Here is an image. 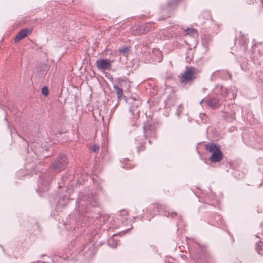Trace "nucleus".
Returning <instances> with one entry per match:
<instances>
[{"label":"nucleus","mask_w":263,"mask_h":263,"mask_svg":"<svg viewBox=\"0 0 263 263\" xmlns=\"http://www.w3.org/2000/svg\"><path fill=\"white\" fill-rule=\"evenodd\" d=\"M32 31V29H29L27 28H25L24 29L21 30L18 34L17 35L16 37L14 39L15 42H17L21 40L27 36L28 34L31 33Z\"/></svg>","instance_id":"6"},{"label":"nucleus","mask_w":263,"mask_h":263,"mask_svg":"<svg viewBox=\"0 0 263 263\" xmlns=\"http://www.w3.org/2000/svg\"><path fill=\"white\" fill-rule=\"evenodd\" d=\"M159 205L158 204H153L150 207H149L147 210L148 212L151 214H153L158 211L159 209Z\"/></svg>","instance_id":"9"},{"label":"nucleus","mask_w":263,"mask_h":263,"mask_svg":"<svg viewBox=\"0 0 263 263\" xmlns=\"http://www.w3.org/2000/svg\"><path fill=\"white\" fill-rule=\"evenodd\" d=\"M118 82H119V86L120 88L123 87V88H126L127 89L128 88V85L127 84V82L126 81L122 79H118Z\"/></svg>","instance_id":"11"},{"label":"nucleus","mask_w":263,"mask_h":263,"mask_svg":"<svg viewBox=\"0 0 263 263\" xmlns=\"http://www.w3.org/2000/svg\"><path fill=\"white\" fill-rule=\"evenodd\" d=\"M118 98H121L123 94V90L118 86H114Z\"/></svg>","instance_id":"12"},{"label":"nucleus","mask_w":263,"mask_h":263,"mask_svg":"<svg viewBox=\"0 0 263 263\" xmlns=\"http://www.w3.org/2000/svg\"><path fill=\"white\" fill-rule=\"evenodd\" d=\"M67 164L66 157L62 155L58 157L53 163V167L54 170L60 172L65 169Z\"/></svg>","instance_id":"4"},{"label":"nucleus","mask_w":263,"mask_h":263,"mask_svg":"<svg viewBox=\"0 0 263 263\" xmlns=\"http://www.w3.org/2000/svg\"><path fill=\"white\" fill-rule=\"evenodd\" d=\"M96 64L98 69L103 71L109 69L111 66L110 60L107 59L99 60Z\"/></svg>","instance_id":"5"},{"label":"nucleus","mask_w":263,"mask_h":263,"mask_svg":"<svg viewBox=\"0 0 263 263\" xmlns=\"http://www.w3.org/2000/svg\"><path fill=\"white\" fill-rule=\"evenodd\" d=\"M206 149L212 154L210 159L212 162H219L222 159V153L219 146L215 144H210L206 146Z\"/></svg>","instance_id":"2"},{"label":"nucleus","mask_w":263,"mask_h":263,"mask_svg":"<svg viewBox=\"0 0 263 263\" xmlns=\"http://www.w3.org/2000/svg\"><path fill=\"white\" fill-rule=\"evenodd\" d=\"M257 250L258 254L261 255L263 254V245L261 244L260 246V248L259 249H257Z\"/></svg>","instance_id":"16"},{"label":"nucleus","mask_w":263,"mask_h":263,"mask_svg":"<svg viewBox=\"0 0 263 263\" xmlns=\"http://www.w3.org/2000/svg\"><path fill=\"white\" fill-rule=\"evenodd\" d=\"M42 92L45 96H47L49 93L48 87H43L42 89Z\"/></svg>","instance_id":"13"},{"label":"nucleus","mask_w":263,"mask_h":263,"mask_svg":"<svg viewBox=\"0 0 263 263\" xmlns=\"http://www.w3.org/2000/svg\"><path fill=\"white\" fill-rule=\"evenodd\" d=\"M208 104L211 107L213 108H217L219 107L220 104L219 100L215 98H212L210 99L208 101Z\"/></svg>","instance_id":"7"},{"label":"nucleus","mask_w":263,"mask_h":263,"mask_svg":"<svg viewBox=\"0 0 263 263\" xmlns=\"http://www.w3.org/2000/svg\"><path fill=\"white\" fill-rule=\"evenodd\" d=\"M198 72V70L195 67H187L180 77V82L181 83H187L194 80Z\"/></svg>","instance_id":"1"},{"label":"nucleus","mask_w":263,"mask_h":263,"mask_svg":"<svg viewBox=\"0 0 263 263\" xmlns=\"http://www.w3.org/2000/svg\"><path fill=\"white\" fill-rule=\"evenodd\" d=\"M120 214L121 216H126L128 215V212L125 210H122L120 212Z\"/></svg>","instance_id":"15"},{"label":"nucleus","mask_w":263,"mask_h":263,"mask_svg":"<svg viewBox=\"0 0 263 263\" xmlns=\"http://www.w3.org/2000/svg\"><path fill=\"white\" fill-rule=\"evenodd\" d=\"M130 50L129 46H124L119 49V52L122 54L124 57H127Z\"/></svg>","instance_id":"8"},{"label":"nucleus","mask_w":263,"mask_h":263,"mask_svg":"<svg viewBox=\"0 0 263 263\" xmlns=\"http://www.w3.org/2000/svg\"><path fill=\"white\" fill-rule=\"evenodd\" d=\"M155 27L156 26L154 23H146L144 24L137 26L135 29L132 31V33L134 35L144 34L148 31L153 30Z\"/></svg>","instance_id":"3"},{"label":"nucleus","mask_w":263,"mask_h":263,"mask_svg":"<svg viewBox=\"0 0 263 263\" xmlns=\"http://www.w3.org/2000/svg\"><path fill=\"white\" fill-rule=\"evenodd\" d=\"M185 32L186 33V34L190 35L191 36H195L197 35V30L192 28H187L186 30H185Z\"/></svg>","instance_id":"10"},{"label":"nucleus","mask_w":263,"mask_h":263,"mask_svg":"<svg viewBox=\"0 0 263 263\" xmlns=\"http://www.w3.org/2000/svg\"><path fill=\"white\" fill-rule=\"evenodd\" d=\"M91 150L95 153H98L99 150V146L97 144L93 145Z\"/></svg>","instance_id":"14"}]
</instances>
